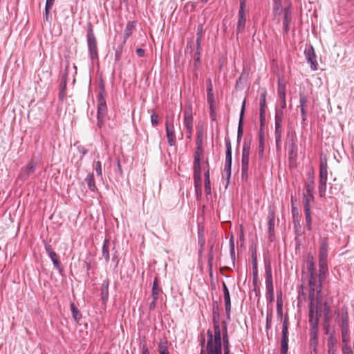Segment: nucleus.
Returning a JSON list of instances; mask_svg holds the SVG:
<instances>
[{
    "instance_id": "obj_63",
    "label": "nucleus",
    "mask_w": 354,
    "mask_h": 354,
    "mask_svg": "<svg viewBox=\"0 0 354 354\" xmlns=\"http://www.w3.org/2000/svg\"><path fill=\"white\" fill-rule=\"evenodd\" d=\"M202 33H203V25L201 24L198 26V28H197V33H196L197 37H199L201 38Z\"/></svg>"
},
{
    "instance_id": "obj_7",
    "label": "nucleus",
    "mask_w": 354,
    "mask_h": 354,
    "mask_svg": "<svg viewBox=\"0 0 354 354\" xmlns=\"http://www.w3.org/2000/svg\"><path fill=\"white\" fill-rule=\"evenodd\" d=\"M106 104L105 100V91L103 84L100 85L97 94V120L98 123L102 122L103 118L106 113Z\"/></svg>"
},
{
    "instance_id": "obj_15",
    "label": "nucleus",
    "mask_w": 354,
    "mask_h": 354,
    "mask_svg": "<svg viewBox=\"0 0 354 354\" xmlns=\"http://www.w3.org/2000/svg\"><path fill=\"white\" fill-rule=\"evenodd\" d=\"M245 101L244 100L243 102V105L241 107V113H240V117H239V127H238V131H237V142H239L243 134V118H244V112H245Z\"/></svg>"
},
{
    "instance_id": "obj_43",
    "label": "nucleus",
    "mask_w": 354,
    "mask_h": 354,
    "mask_svg": "<svg viewBox=\"0 0 354 354\" xmlns=\"http://www.w3.org/2000/svg\"><path fill=\"white\" fill-rule=\"evenodd\" d=\"M314 176L310 173L308 174L307 181L305 185V188L314 190Z\"/></svg>"
},
{
    "instance_id": "obj_50",
    "label": "nucleus",
    "mask_w": 354,
    "mask_h": 354,
    "mask_svg": "<svg viewBox=\"0 0 354 354\" xmlns=\"http://www.w3.org/2000/svg\"><path fill=\"white\" fill-rule=\"evenodd\" d=\"M207 101L209 106H215V100L213 92L207 93Z\"/></svg>"
},
{
    "instance_id": "obj_18",
    "label": "nucleus",
    "mask_w": 354,
    "mask_h": 354,
    "mask_svg": "<svg viewBox=\"0 0 354 354\" xmlns=\"http://www.w3.org/2000/svg\"><path fill=\"white\" fill-rule=\"evenodd\" d=\"M328 354H336L337 352V339L333 333H331L327 342Z\"/></svg>"
},
{
    "instance_id": "obj_59",
    "label": "nucleus",
    "mask_w": 354,
    "mask_h": 354,
    "mask_svg": "<svg viewBox=\"0 0 354 354\" xmlns=\"http://www.w3.org/2000/svg\"><path fill=\"white\" fill-rule=\"evenodd\" d=\"M225 147H226V151L232 152V146H231V142L229 138L225 139Z\"/></svg>"
},
{
    "instance_id": "obj_31",
    "label": "nucleus",
    "mask_w": 354,
    "mask_h": 354,
    "mask_svg": "<svg viewBox=\"0 0 354 354\" xmlns=\"http://www.w3.org/2000/svg\"><path fill=\"white\" fill-rule=\"evenodd\" d=\"M307 102V97L305 95H301L299 99L300 107H301V113L302 115L303 120H306V106Z\"/></svg>"
},
{
    "instance_id": "obj_26",
    "label": "nucleus",
    "mask_w": 354,
    "mask_h": 354,
    "mask_svg": "<svg viewBox=\"0 0 354 354\" xmlns=\"http://www.w3.org/2000/svg\"><path fill=\"white\" fill-rule=\"evenodd\" d=\"M85 181L87 184L88 189L92 192H95L97 190V187L95 183V178L93 174H89L87 177L85 178Z\"/></svg>"
},
{
    "instance_id": "obj_52",
    "label": "nucleus",
    "mask_w": 354,
    "mask_h": 354,
    "mask_svg": "<svg viewBox=\"0 0 354 354\" xmlns=\"http://www.w3.org/2000/svg\"><path fill=\"white\" fill-rule=\"evenodd\" d=\"M342 354H353V352L348 344H343Z\"/></svg>"
},
{
    "instance_id": "obj_64",
    "label": "nucleus",
    "mask_w": 354,
    "mask_h": 354,
    "mask_svg": "<svg viewBox=\"0 0 354 354\" xmlns=\"http://www.w3.org/2000/svg\"><path fill=\"white\" fill-rule=\"evenodd\" d=\"M330 307L328 306L326 303H324V314H330Z\"/></svg>"
},
{
    "instance_id": "obj_25",
    "label": "nucleus",
    "mask_w": 354,
    "mask_h": 354,
    "mask_svg": "<svg viewBox=\"0 0 354 354\" xmlns=\"http://www.w3.org/2000/svg\"><path fill=\"white\" fill-rule=\"evenodd\" d=\"M342 339L343 344H348L349 336H348V327L346 322L343 323L342 328Z\"/></svg>"
},
{
    "instance_id": "obj_20",
    "label": "nucleus",
    "mask_w": 354,
    "mask_h": 354,
    "mask_svg": "<svg viewBox=\"0 0 354 354\" xmlns=\"http://www.w3.org/2000/svg\"><path fill=\"white\" fill-rule=\"evenodd\" d=\"M313 189H306L304 192V207H310V203L314 201Z\"/></svg>"
},
{
    "instance_id": "obj_29",
    "label": "nucleus",
    "mask_w": 354,
    "mask_h": 354,
    "mask_svg": "<svg viewBox=\"0 0 354 354\" xmlns=\"http://www.w3.org/2000/svg\"><path fill=\"white\" fill-rule=\"evenodd\" d=\"M259 154L263 156L264 151V130L260 128L259 132Z\"/></svg>"
},
{
    "instance_id": "obj_54",
    "label": "nucleus",
    "mask_w": 354,
    "mask_h": 354,
    "mask_svg": "<svg viewBox=\"0 0 354 354\" xmlns=\"http://www.w3.org/2000/svg\"><path fill=\"white\" fill-rule=\"evenodd\" d=\"M265 122V111L260 110V128L263 129Z\"/></svg>"
},
{
    "instance_id": "obj_23",
    "label": "nucleus",
    "mask_w": 354,
    "mask_h": 354,
    "mask_svg": "<svg viewBox=\"0 0 354 354\" xmlns=\"http://www.w3.org/2000/svg\"><path fill=\"white\" fill-rule=\"evenodd\" d=\"M268 230L271 234L274 232V222H275V212L274 209L270 208L268 212Z\"/></svg>"
},
{
    "instance_id": "obj_27",
    "label": "nucleus",
    "mask_w": 354,
    "mask_h": 354,
    "mask_svg": "<svg viewBox=\"0 0 354 354\" xmlns=\"http://www.w3.org/2000/svg\"><path fill=\"white\" fill-rule=\"evenodd\" d=\"M109 248H110V241L109 239H105L102 246V256L105 259L106 261L108 262L109 261Z\"/></svg>"
},
{
    "instance_id": "obj_16",
    "label": "nucleus",
    "mask_w": 354,
    "mask_h": 354,
    "mask_svg": "<svg viewBox=\"0 0 354 354\" xmlns=\"http://www.w3.org/2000/svg\"><path fill=\"white\" fill-rule=\"evenodd\" d=\"M231 167H232V152L226 151L224 171L226 175L227 183H229V180L230 179V176H231Z\"/></svg>"
},
{
    "instance_id": "obj_12",
    "label": "nucleus",
    "mask_w": 354,
    "mask_h": 354,
    "mask_svg": "<svg viewBox=\"0 0 354 354\" xmlns=\"http://www.w3.org/2000/svg\"><path fill=\"white\" fill-rule=\"evenodd\" d=\"M304 53L308 62L310 64L312 71H317V62L313 48L310 46L309 48L306 49Z\"/></svg>"
},
{
    "instance_id": "obj_13",
    "label": "nucleus",
    "mask_w": 354,
    "mask_h": 354,
    "mask_svg": "<svg viewBox=\"0 0 354 354\" xmlns=\"http://www.w3.org/2000/svg\"><path fill=\"white\" fill-rule=\"evenodd\" d=\"M222 285H223V297H224V301H225V308L227 318L230 319V310H231V301H230V292H229L228 288L224 281L223 282Z\"/></svg>"
},
{
    "instance_id": "obj_38",
    "label": "nucleus",
    "mask_w": 354,
    "mask_h": 354,
    "mask_svg": "<svg viewBox=\"0 0 354 354\" xmlns=\"http://www.w3.org/2000/svg\"><path fill=\"white\" fill-rule=\"evenodd\" d=\"M310 207H304L306 228L308 231L311 230V215H310Z\"/></svg>"
},
{
    "instance_id": "obj_40",
    "label": "nucleus",
    "mask_w": 354,
    "mask_h": 354,
    "mask_svg": "<svg viewBox=\"0 0 354 354\" xmlns=\"http://www.w3.org/2000/svg\"><path fill=\"white\" fill-rule=\"evenodd\" d=\"M282 306H283V301L281 293L277 295V315L280 317H282Z\"/></svg>"
},
{
    "instance_id": "obj_8",
    "label": "nucleus",
    "mask_w": 354,
    "mask_h": 354,
    "mask_svg": "<svg viewBox=\"0 0 354 354\" xmlns=\"http://www.w3.org/2000/svg\"><path fill=\"white\" fill-rule=\"evenodd\" d=\"M288 317L285 316L283 322L282 337L281 340V354H287L288 350Z\"/></svg>"
},
{
    "instance_id": "obj_5",
    "label": "nucleus",
    "mask_w": 354,
    "mask_h": 354,
    "mask_svg": "<svg viewBox=\"0 0 354 354\" xmlns=\"http://www.w3.org/2000/svg\"><path fill=\"white\" fill-rule=\"evenodd\" d=\"M86 39H87V46L88 50L89 57L91 60H95L98 59V50H97V40L94 35L93 30V26L89 24L88 26L87 34H86Z\"/></svg>"
},
{
    "instance_id": "obj_51",
    "label": "nucleus",
    "mask_w": 354,
    "mask_h": 354,
    "mask_svg": "<svg viewBox=\"0 0 354 354\" xmlns=\"http://www.w3.org/2000/svg\"><path fill=\"white\" fill-rule=\"evenodd\" d=\"M266 283H272V272H271V268H270V266H266Z\"/></svg>"
},
{
    "instance_id": "obj_9",
    "label": "nucleus",
    "mask_w": 354,
    "mask_h": 354,
    "mask_svg": "<svg viewBox=\"0 0 354 354\" xmlns=\"http://www.w3.org/2000/svg\"><path fill=\"white\" fill-rule=\"evenodd\" d=\"M245 1L242 0L240 3V9L239 10V19L236 27V33L239 34L243 32L245 28L246 17L245 11Z\"/></svg>"
},
{
    "instance_id": "obj_34",
    "label": "nucleus",
    "mask_w": 354,
    "mask_h": 354,
    "mask_svg": "<svg viewBox=\"0 0 354 354\" xmlns=\"http://www.w3.org/2000/svg\"><path fill=\"white\" fill-rule=\"evenodd\" d=\"M71 310L72 315H73V317L74 318V319L76 322H79L80 320V319L82 318V315L74 303L71 304Z\"/></svg>"
},
{
    "instance_id": "obj_46",
    "label": "nucleus",
    "mask_w": 354,
    "mask_h": 354,
    "mask_svg": "<svg viewBox=\"0 0 354 354\" xmlns=\"http://www.w3.org/2000/svg\"><path fill=\"white\" fill-rule=\"evenodd\" d=\"M94 169L97 174V176L102 179V163L100 161H97L94 163Z\"/></svg>"
},
{
    "instance_id": "obj_41",
    "label": "nucleus",
    "mask_w": 354,
    "mask_h": 354,
    "mask_svg": "<svg viewBox=\"0 0 354 354\" xmlns=\"http://www.w3.org/2000/svg\"><path fill=\"white\" fill-rule=\"evenodd\" d=\"M266 95L267 92L266 89H263L260 95V110L265 111V108L266 106Z\"/></svg>"
},
{
    "instance_id": "obj_44",
    "label": "nucleus",
    "mask_w": 354,
    "mask_h": 354,
    "mask_svg": "<svg viewBox=\"0 0 354 354\" xmlns=\"http://www.w3.org/2000/svg\"><path fill=\"white\" fill-rule=\"evenodd\" d=\"M203 156V149L196 147V150L194 153V162H201Z\"/></svg>"
},
{
    "instance_id": "obj_17",
    "label": "nucleus",
    "mask_w": 354,
    "mask_h": 354,
    "mask_svg": "<svg viewBox=\"0 0 354 354\" xmlns=\"http://www.w3.org/2000/svg\"><path fill=\"white\" fill-rule=\"evenodd\" d=\"M328 239L326 238H323L321 240V245L319 248V259L327 260L328 257Z\"/></svg>"
},
{
    "instance_id": "obj_53",
    "label": "nucleus",
    "mask_w": 354,
    "mask_h": 354,
    "mask_svg": "<svg viewBox=\"0 0 354 354\" xmlns=\"http://www.w3.org/2000/svg\"><path fill=\"white\" fill-rule=\"evenodd\" d=\"M151 122L153 126L157 125L159 123V117L156 114L153 113L151 115Z\"/></svg>"
},
{
    "instance_id": "obj_2",
    "label": "nucleus",
    "mask_w": 354,
    "mask_h": 354,
    "mask_svg": "<svg viewBox=\"0 0 354 354\" xmlns=\"http://www.w3.org/2000/svg\"><path fill=\"white\" fill-rule=\"evenodd\" d=\"M309 299L310 301L309 304V323L311 327L315 328L318 326L319 317L322 315V295L321 292L317 294L314 292L312 295L309 292Z\"/></svg>"
},
{
    "instance_id": "obj_58",
    "label": "nucleus",
    "mask_w": 354,
    "mask_h": 354,
    "mask_svg": "<svg viewBox=\"0 0 354 354\" xmlns=\"http://www.w3.org/2000/svg\"><path fill=\"white\" fill-rule=\"evenodd\" d=\"M209 115L213 120H216V107L215 106H209Z\"/></svg>"
},
{
    "instance_id": "obj_19",
    "label": "nucleus",
    "mask_w": 354,
    "mask_h": 354,
    "mask_svg": "<svg viewBox=\"0 0 354 354\" xmlns=\"http://www.w3.org/2000/svg\"><path fill=\"white\" fill-rule=\"evenodd\" d=\"M278 95L281 101V108L284 109L286 106V86L285 84L279 80L278 82Z\"/></svg>"
},
{
    "instance_id": "obj_61",
    "label": "nucleus",
    "mask_w": 354,
    "mask_h": 354,
    "mask_svg": "<svg viewBox=\"0 0 354 354\" xmlns=\"http://www.w3.org/2000/svg\"><path fill=\"white\" fill-rule=\"evenodd\" d=\"M77 149L82 155H86L87 153V149L83 146H78Z\"/></svg>"
},
{
    "instance_id": "obj_11",
    "label": "nucleus",
    "mask_w": 354,
    "mask_h": 354,
    "mask_svg": "<svg viewBox=\"0 0 354 354\" xmlns=\"http://www.w3.org/2000/svg\"><path fill=\"white\" fill-rule=\"evenodd\" d=\"M166 133L168 143L170 146H174L176 145V135L174 131V126L173 120L167 119L166 120Z\"/></svg>"
},
{
    "instance_id": "obj_22",
    "label": "nucleus",
    "mask_w": 354,
    "mask_h": 354,
    "mask_svg": "<svg viewBox=\"0 0 354 354\" xmlns=\"http://www.w3.org/2000/svg\"><path fill=\"white\" fill-rule=\"evenodd\" d=\"M136 28V23L134 21H129L127 23V26L124 31V41L125 43L128 38L132 35Z\"/></svg>"
},
{
    "instance_id": "obj_14",
    "label": "nucleus",
    "mask_w": 354,
    "mask_h": 354,
    "mask_svg": "<svg viewBox=\"0 0 354 354\" xmlns=\"http://www.w3.org/2000/svg\"><path fill=\"white\" fill-rule=\"evenodd\" d=\"M36 164L31 161L28 163V165L23 168L19 174V177L25 180L31 174H32L35 169Z\"/></svg>"
},
{
    "instance_id": "obj_55",
    "label": "nucleus",
    "mask_w": 354,
    "mask_h": 354,
    "mask_svg": "<svg viewBox=\"0 0 354 354\" xmlns=\"http://www.w3.org/2000/svg\"><path fill=\"white\" fill-rule=\"evenodd\" d=\"M205 191L207 194H211V183L210 180H205Z\"/></svg>"
},
{
    "instance_id": "obj_32",
    "label": "nucleus",
    "mask_w": 354,
    "mask_h": 354,
    "mask_svg": "<svg viewBox=\"0 0 354 354\" xmlns=\"http://www.w3.org/2000/svg\"><path fill=\"white\" fill-rule=\"evenodd\" d=\"M266 286V298L270 302H272L274 300V288L272 283H267Z\"/></svg>"
},
{
    "instance_id": "obj_33",
    "label": "nucleus",
    "mask_w": 354,
    "mask_h": 354,
    "mask_svg": "<svg viewBox=\"0 0 354 354\" xmlns=\"http://www.w3.org/2000/svg\"><path fill=\"white\" fill-rule=\"evenodd\" d=\"M202 179L201 162H194V180Z\"/></svg>"
},
{
    "instance_id": "obj_48",
    "label": "nucleus",
    "mask_w": 354,
    "mask_h": 354,
    "mask_svg": "<svg viewBox=\"0 0 354 354\" xmlns=\"http://www.w3.org/2000/svg\"><path fill=\"white\" fill-rule=\"evenodd\" d=\"M160 354H169L167 342H160L158 345Z\"/></svg>"
},
{
    "instance_id": "obj_49",
    "label": "nucleus",
    "mask_w": 354,
    "mask_h": 354,
    "mask_svg": "<svg viewBox=\"0 0 354 354\" xmlns=\"http://www.w3.org/2000/svg\"><path fill=\"white\" fill-rule=\"evenodd\" d=\"M223 330H224L223 339V344H224V347H225L226 346H230V344H229V339H228L227 333L226 322H223Z\"/></svg>"
},
{
    "instance_id": "obj_39",
    "label": "nucleus",
    "mask_w": 354,
    "mask_h": 354,
    "mask_svg": "<svg viewBox=\"0 0 354 354\" xmlns=\"http://www.w3.org/2000/svg\"><path fill=\"white\" fill-rule=\"evenodd\" d=\"M275 141L277 146L279 145V143L281 141V134H282V125L275 124Z\"/></svg>"
},
{
    "instance_id": "obj_62",
    "label": "nucleus",
    "mask_w": 354,
    "mask_h": 354,
    "mask_svg": "<svg viewBox=\"0 0 354 354\" xmlns=\"http://www.w3.org/2000/svg\"><path fill=\"white\" fill-rule=\"evenodd\" d=\"M324 325H329V322H330V314H325L324 315Z\"/></svg>"
},
{
    "instance_id": "obj_28",
    "label": "nucleus",
    "mask_w": 354,
    "mask_h": 354,
    "mask_svg": "<svg viewBox=\"0 0 354 354\" xmlns=\"http://www.w3.org/2000/svg\"><path fill=\"white\" fill-rule=\"evenodd\" d=\"M273 13L275 17L280 16L283 12L281 0H273Z\"/></svg>"
},
{
    "instance_id": "obj_47",
    "label": "nucleus",
    "mask_w": 354,
    "mask_h": 354,
    "mask_svg": "<svg viewBox=\"0 0 354 354\" xmlns=\"http://www.w3.org/2000/svg\"><path fill=\"white\" fill-rule=\"evenodd\" d=\"M203 133L202 131H198L197 132V138L196 140V147L203 148Z\"/></svg>"
},
{
    "instance_id": "obj_4",
    "label": "nucleus",
    "mask_w": 354,
    "mask_h": 354,
    "mask_svg": "<svg viewBox=\"0 0 354 354\" xmlns=\"http://www.w3.org/2000/svg\"><path fill=\"white\" fill-rule=\"evenodd\" d=\"M319 194L320 197H324L326 192L328 180V164L326 158L321 157L319 164Z\"/></svg>"
},
{
    "instance_id": "obj_60",
    "label": "nucleus",
    "mask_w": 354,
    "mask_h": 354,
    "mask_svg": "<svg viewBox=\"0 0 354 354\" xmlns=\"http://www.w3.org/2000/svg\"><path fill=\"white\" fill-rule=\"evenodd\" d=\"M44 247L48 254H50L51 252H54L51 245L47 242H44Z\"/></svg>"
},
{
    "instance_id": "obj_37",
    "label": "nucleus",
    "mask_w": 354,
    "mask_h": 354,
    "mask_svg": "<svg viewBox=\"0 0 354 354\" xmlns=\"http://www.w3.org/2000/svg\"><path fill=\"white\" fill-rule=\"evenodd\" d=\"M283 109L282 108L281 109H277L275 112V124L282 125L283 119Z\"/></svg>"
},
{
    "instance_id": "obj_56",
    "label": "nucleus",
    "mask_w": 354,
    "mask_h": 354,
    "mask_svg": "<svg viewBox=\"0 0 354 354\" xmlns=\"http://www.w3.org/2000/svg\"><path fill=\"white\" fill-rule=\"evenodd\" d=\"M318 326L315 328L311 327V337L314 340H317V337Z\"/></svg>"
},
{
    "instance_id": "obj_36",
    "label": "nucleus",
    "mask_w": 354,
    "mask_h": 354,
    "mask_svg": "<svg viewBox=\"0 0 354 354\" xmlns=\"http://www.w3.org/2000/svg\"><path fill=\"white\" fill-rule=\"evenodd\" d=\"M48 255L50 257V259H51V261H53L54 266L57 269L60 270L61 264H60L58 257H57V254L55 253V252H51Z\"/></svg>"
},
{
    "instance_id": "obj_10",
    "label": "nucleus",
    "mask_w": 354,
    "mask_h": 354,
    "mask_svg": "<svg viewBox=\"0 0 354 354\" xmlns=\"http://www.w3.org/2000/svg\"><path fill=\"white\" fill-rule=\"evenodd\" d=\"M184 125L187 133H189V138H191L193 129V117L191 106L184 111Z\"/></svg>"
},
{
    "instance_id": "obj_35",
    "label": "nucleus",
    "mask_w": 354,
    "mask_h": 354,
    "mask_svg": "<svg viewBox=\"0 0 354 354\" xmlns=\"http://www.w3.org/2000/svg\"><path fill=\"white\" fill-rule=\"evenodd\" d=\"M161 292V289L158 288V283L157 279H155L153 283L152 288V297L153 300H157L159 297V295Z\"/></svg>"
},
{
    "instance_id": "obj_42",
    "label": "nucleus",
    "mask_w": 354,
    "mask_h": 354,
    "mask_svg": "<svg viewBox=\"0 0 354 354\" xmlns=\"http://www.w3.org/2000/svg\"><path fill=\"white\" fill-rule=\"evenodd\" d=\"M327 270V263L326 260L322 261V259H319V274H322V281L324 279L325 273Z\"/></svg>"
},
{
    "instance_id": "obj_24",
    "label": "nucleus",
    "mask_w": 354,
    "mask_h": 354,
    "mask_svg": "<svg viewBox=\"0 0 354 354\" xmlns=\"http://www.w3.org/2000/svg\"><path fill=\"white\" fill-rule=\"evenodd\" d=\"M109 281L104 280L101 286V297L104 302H106L109 297Z\"/></svg>"
},
{
    "instance_id": "obj_30",
    "label": "nucleus",
    "mask_w": 354,
    "mask_h": 354,
    "mask_svg": "<svg viewBox=\"0 0 354 354\" xmlns=\"http://www.w3.org/2000/svg\"><path fill=\"white\" fill-rule=\"evenodd\" d=\"M66 84H67L66 77L64 76L62 77V79L60 82V91H59V98L61 100H63V99L66 96Z\"/></svg>"
},
{
    "instance_id": "obj_57",
    "label": "nucleus",
    "mask_w": 354,
    "mask_h": 354,
    "mask_svg": "<svg viewBox=\"0 0 354 354\" xmlns=\"http://www.w3.org/2000/svg\"><path fill=\"white\" fill-rule=\"evenodd\" d=\"M207 84V93H212L213 92V86L211 79H207L206 81Z\"/></svg>"
},
{
    "instance_id": "obj_3",
    "label": "nucleus",
    "mask_w": 354,
    "mask_h": 354,
    "mask_svg": "<svg viewBox=\"0 0 354 354\" xmlns=\"http://www.w3.org/2000/svg\"><path fill=\"white\" fill-rule=\"evenodd\" d=\"M308 270L310 273L309 279V292L314 294V292H317V294L322 292V274H319L316 276L314 273V263L313 261V257H308L307 260Z\"/></svg>"
},
{
    "instance_id": "obj_45",
    "label": "nucleus",
    "mask_w": 354,
    "mask_h": 354,
    "mask_svg": "<svg viewBox=\"0 0 354 354\" xmlns=\"http://www.w3.org/2000/svg\"><path fill=\"white\" fill-rule=\"evenodd\" d=\"M195 191L198 197L202 194V179L194 180Z\"/></svg>"
},
{
    "instance_id": "obj_21",
    "label": "nucleus",
    "mask_w": 354,
    "mask_h": 354,
    "mask_svg": "<svg viewBox=\"0 0 354 354\" xmlns=\"http://www.w3.org/2000/svg\"><path fill=\"white\" fill-rule=\"evenodd\" d=\"M291 21V12L289 8H286L283 10V25L284 31L288 32L289 31V26Z\"/></svg>"
},
{
    "instance_id": "obj_1",
    "label": "nucleus",
    "mask_w": 354,
    "mask_h": 354,
    "mask_svg": "<svg viewBox=\"0 0 354 354\" xmlns=\"http://www.w3.org/2000/svg\"><path fill=\"white\" fill-rule=\"evenodd\" d=\"M207 335V354H222L221 332L218 322H215L214 334L211 330H208Z\"/></svg>"
},
{
    "instance_id": "obj_6",
    "label": "nucleus",
    "mask_w": 354,
    "mask_h": 354,
    "mask_svg": "<svg viewBox=\"0 0 354 354\" xmlns=\"http://www.w3.org/2000/svg\"><path fill=\"white\" fill-rule=\"evenodd\" d=\"M250 152V142L245 140L243 142L241 157V177L242 179L244 180H246L248 179Z\"/></svg>"
}]
</instances>
